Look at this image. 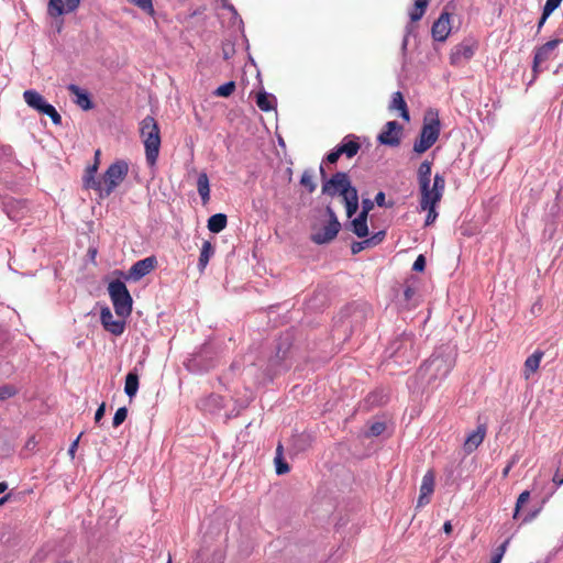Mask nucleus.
<instances>
[{
    "mask_svg": "<svg viewBox=\"0 0 563 563\" xmlns=\"http://www.w3.org/2000/svg\"><path fill=\"white\" fill-rule=\"evenodd\" d=\"M109 295L117 316L130 317L132 312V297L126 284H109Z\"/></svg>",
    "mask_w": 563,
    "mask_h": 563,
    "instance_id": "obj_8",
    "label": "nucleus"
},
{
    "mask_svg": "<svg viewBox=\"0 0 563 563\" xmlns=\"http://www.w3.org/2000/svg\"><path fill=\"white\" fill-rule=\"evenodd\" d=\"M562 0H547L543 7L545 14H551L560 4Z\"/></svg>",
    "mask_w": 563,
    "mask_h": 563,
    "instance_id": "obj_49",
    "label": "nucleus"
},
{
    "mask_svg": "<svg viewBox=\"0 0 563 563\" xmlns=\"http://www.w3.org/2000/svg\"><path fill=\"white\" fill-rule=\"evenodd\" d=\"M389 109L390 110H398L400 112V117L405 121H409L410 120V115H409L407 103H406V101L404 99V96H402V93L400 91H396V92L393 93L391 101H390V104H389Z\"/></svg>",
    "mask_w": 563,
    "mask_h": 563,
    "instance_id": "obj_24",
    "label": "nucleus"
},
{
    "mask_svg": "<svg viewBox=\"0 0 563 563\" xmlns=\"http://www.w3.org/2000/svg\"><path fill=\"white\" fill-rule=\"evenodd\" d=\"M351 231L358 238H366L368 235V225L366 222L353 219L350 223Z\"/></svg>",
    "mask_w": 563,
    "mask_h": 563,
    "instance_id": "obj_33",
    "label": "nucleus"
},
{
    "mask_svg": "<svg viewBox=\"0 0 563 563\" xmlns=\"http://www.w3.org/2000/svg\"><path fill=\"white\" fill-rule=\"evenodd\" d=\"M366 247H371L367 239L360 241V242H353L351 245V252H352V254H357Z\"/></svg>",
    "mask_w": 563,
    "mask_h": 563,
    "instance_id": "obj_47",
    "label": "nucleus"
},
{
    "mask_svg": "<svg viewBox=\"0 0 563 563\" xmlns=\"http://www.w3.org/2000/svg\"><path fill=\"white\" fill-rule=\"evenodd\" d=\"M125 316H113L109 307H102L100 310V321L103 329L113 335H121L125 330Z\"/></svg>",
    "mask_w": 563,
    "mask_h": 563,
    "instance_id": "obj_11",
    "label": "nucleus"
},
{
    "mask_svg": "<svg viewBox=\"0 0 563 563\" xmlns=\"http://www.w3.org/2000/svg\"><path fill=\"white\" fill-rule=\"evenodd\" d=\"M476 48V43L470 40L455 45L450 54L451 64L459 65L462 60L471 59L474 56Z\"/></svg>",
    "mask_w": 563,
    "mask_h": 563,
    "instance_id": "obj_14",
    "label": "nucleus"
},
{
    "mask_svg": "<svg viewBox=\"0 0 563 563\" xmlns=\"http://www.w3.org/2000/svg\"><path fill=\"white\" fill-rule=\"evenodd\" d=\"M385 199H386V196L383 191H379L377 192V195L375 196V199H374V202L378 206V207H386V202H385Z\"/></svg>",
    "mask_w": 563,
    "mask_h": 563,
    "instance_id": "obj_55",
    "label": "nucleus"
},
{
    "mask_svg": "<svg viewBox=\"0 0 563 563\" xmlns=\"http://www.w3.org/2000/svg\"><path fill=\"white\" fill-rule=\"evenodd\" d=\"M347 218H352L357 209H358V194L357 191H354L353 194H350L349 196L342 198Z\"/></svg>",
    "mask_w": 563,
    "mask_h": 563,
    "instance_id": "obj_31",
    "label": "nucleus"
},
{
    "mask_svg": "<svg viewBox=\"0 0 563 563\" xmlns=\"http://www.w3.org/2000/svg\"><path fill=\"white\" fill-rule=\"evenodd\" d=\"M441 123L438 112H429L424 118L419 137L413 144V151L418 154L427 152L439 139Z\"/></svg>",
    "mask_w": 563,
    "mask_h": 563,
    "instance_id": "obj_3",
    "label": "nucleus"
},
{
    "mask_svg": "<svg viewBox=\"0 0 563 563\" xmlns=\"http://www.w3.org/2000/svg\"><path fill=\"white\" fill-rule=\"evenodd\" d=\"M140 133L145 147L146 163L153 167L156 165L161 148L159 128L153 117L147 115L141 121Z\"/></svg>",
    "mask_w": 563,
    "mask_h": 563,
    "instance_id": "obj_1",
    "label": "nucleus"
},
{
    "mask_svg": "<svg viewBox=\"0 0 563 563\" xmlns=\"http://www.w3.org/2000/svg\"><path fill=\"white\" fill-rule=\"evenodd\" d=\"M434 473L428 471L422 477L417 508L423 507L430 503V497L434 492Z\"/></svg>",
    "mask_w": 563,
    "mask_h": 563,
    "instance_id": "obj_16",
    "label": "nucleus"
},
{
    "mask_svg": "<svg viewBox=\"0 0 563 563\" xmlns=\"http://www.w3.org/2000/svg\"><path fill=\"white\" fill-rule=\"evenodd\" d=\"M290 343L283 342L277 346L275 356L271 358L272 366H279L289 358Z\"/></svg>",
    "mask_w": 563,
    "mask_h": 563,
    "instance_id": "obj_28",
    "label": "nucleus"
},
{
    "mask_svg": "<svg viewBox=\"0 0 563 563\" xmlns=\"http://www.w3.org/2000/svg\"><path fill=\"white\" fill-rule=\"evenodd\" d=\"M552 481L556 486H561L563 484L562 477L559 475V471H556Z\"/></svg>",
    "mask_w": 563,
    "mask_h": 563,
    "instance_id": "obj_58",
    "label": "nucleus"
},
{
    "mask_svg": "<svg viewBox=\"0 0 563 563\" xmlns=\"http://www.w3.org/2000/svg\"><path fill=\"white\" fill-rule=\"evenodd\" d=\"M385 238V231H379L367 239L371 246L379 244Z\"/></svg>",
    "mask_w": 563,
    "mask_h": 563,
    "instance_id": "obj_51",
    "label": "nucleus"
},
{
    "mask_svg": "<svg viewBox=\"0 0 563 563\" xmlns=\"http://www.w3.org/2000/svg\"><path fill=\"white\" fill-rule=\"evenodd\" d=\"M341 155L342 153L339 151V147L335 146L330 153H328L323 162H327L329 164H335Z\"/></svg>",
    "mask_w": 563,
    "mask_h": 563,
    "instance_id": "obj_48",
    "label": "nucleus"
},
{
    "mask_svg": "<svg viewBox=\"0 0 563 563\" xmlns=\"http://www.w3.org/2000/svg\"><path fill=\"white\" fill-rule=\"evenodd\" d=\"M41 113L49 117L52 122L55 125H60L62 124V117H60V114L57 112L55 107L52 106L51 103H47L46 107L44 108L43 112H41Z\"/></svg>",
    "mask_w": 563,
    "mask_h": 563,
    "instance_id": "obj_38",
    "label": "nucleus"
},
{
    "mask_svg": "<svg viewBox=\"0 0 563 563\" xmlns=\"http://www.w3.org/2000/svg\"><path fill=\"white\" fill-rule=\"evenodd\" d=\"M23 99L30 108L36 110L38 113L43 112L48 103L41 93L33 89L25 90L23 92Z\"/></svg>",
    "mask_w": 563,
    "mask_h": 563,
    "instance_id": "obj_23",
    "label": "nucleus"
},
{
    "mask_svg": "<svg viewBox=\"0 0 563 563\" xmlns=\"http://www.w3.org/2000/svg\"><path fill=\"white\" fill-rule=\"evenodd\" d=\"M354 191L357 189L352 186L350 176L345 172H336L330 179L322 183V194L330 197L340 195L344 198Z\"/></svg>",
    "mask_w": 563,
    "mask_h": 563,
    "instance_id": "obj_6",
    "label": "nucleus"
},
{
    "mask_svg": "<svg viewBox=\"0 0 563 563\" xmlns=\"http://www.w3.org/2000/svg\"><path fill=\"white\" fill-rule=\"evenodd\" d=\"M450 32V14L448 12H442L432 25V37L438 42H443L448 38Z\"/></svg>",
    "mask_w": 563,
    "mask_h": 563,
    "instance_id": "obj_17",
    "label": "nucleus"
},
{
    "mask_svg": "<svg viewBox=\"0 0 563 563\" xmlns=\"http://www.w3.org/2000/svg\"><path fill=\"white\" fill-rule=\"evenodd\" d=\"M156 264V257L148 256L134 263L126 273L120 269L113 271L103 279V282H130V279L139 280L146 276L152 269H154Z\"/></svg>",
    "mask_w": 563,
    "mask_h": 563,
    "instance_id": "obj_4",
    "label": "nucleus"
},
{
    "mask_svg": "<svg viewBox=\"0 0 563 563\" xmlns=\"http://www.w3.org/2000/svg\"><path fill=\"white\" fill-rule=\"evenodd\" d=\"M325 212L329 216L328 223L319 229L314 228L310 235V240L318 245L328 244L333 241L341 229V223L330 206L325 208Z\"/></svg>",
    "mask_w": 563,
    "mask_h": 563,
    "instance_id": "obj_7",
    "label": "nucleus"
},
{
    "mask_svg": "<svg viewBox=\"0 0 563 563\" xmlns=\"http://www.w3.org/2000/svg\"><path fill=\"white\" fill-rule=\"evenodd\" d=\"M67 90L76 97L75 103L82 110H90L93 108V103L90 99V96L86 90L81 89L79 86L75 84L68 85Z\"/></svg>",
    "mask_w": 563,
    "mask_h": 563,
    "instance_id": "obj_22",
    "label": "nucleus"
},
{
    "mask_svg": "<svg viewBox=\"0 0 563 563\" xmlns=\"http://www.w3.org/2000/svg\"><path fill=\"white\" fill-rule=\"evenodd\" d=\"M129 1L150 14H152L154 12L153 0H129Z\"/></svg>",
    "mask_w": 563,
    "mask_h": 563,
    "instance_id": "obj_42",
    "label": "nucleus"
},
{
    "mask_svg": "<svg viewBox=\"0 0 563 563\" xmlns=\"http://www.w3.org/2000/svg\"><path fill=\"white\" fill-rule=\"evenodd\" d=\"M529 499H530L529 490H525L518 496L516 506H515L514 516H512L514 519L518 518V515H519L521 508L523 507V505H526L529 501Z\"/></svg>",
    "mask_w": 563,
    "mask_h": 563,
    "instance_id": "obj_39",
    "label": "nucleus"
},
{
    "mask_svg": "<svg viewBox=\"0 0 563 563\" xmlns=\"http://www.w3.org/2000/svg\"><path fill=\"white\" fill-rule=\"evenodd\" d=\"M97 170H98V162H95L93 165L89 166L86 169L87 173L95 174V175H96Z\"/></svg>",
    "mask_w": 563,
    "mask_h": 563,
    "instance_id": "obj_60",
    "label": "nucleus"
},
{
    "mask_svg": "<svg viewBox=\"0 0 563 563\" xmlns=\"http://www.w3.org/2000/svg\"><path fill=\"white\" fill-rule=\"evenodd\" d=\"M84 186L85 188H91L99 192V196L101 197V188H102V180L96 179L95 174L87 173L84 176Z\"/></svg>",
    "mask_w": 563,
    "mask_h": 563,
    "instance_id": "obj_34",
    "label": "nucleus"
},
{
    "mask_svg": "<svg viewBox=\"0 0 563 563\" xmlns=\"http://www.w3.org/2000/svg\"><path fill=\"white\" fill-rule=\"evenodd\" d=\"M431 167H432L431 162L423 161L418 168V184H419L420 195L432 192V187H430Z\"/></svg>",
    "mask_w": 563,
    "mask_h": 563,
    "instance_id": "obj_19",
    "label": "nucleus"
},
{
    "mask_svg": "<svg viewBox=\"0 0 563 563\" xmlns=\"http://www.w3.org/2000/svg\"><path fill=\"white\" fill-rule=\"evenodd\" d=\"M300 185L303 186L309 194L313 192L317 188L316 183L313 181L312 172L307 169L302 173L300 178Z\"/></svg>",
    "mask_w": 563,
    "mask_h": 563,
    "instance_id": "obj_36",
    "label": "nucleus"
},
{
    "mask_svg": "<svg viewBox=\"0 0 563 563\" xmlns=\"http://www.w3.org/2000/svg\"><path fill=\"white\" fill-rule=\"evenodd\" d=\"M82 433H80L76 440L73 441V443L70 444L69 449H68V454L70 456L71 460L75 459V454H76V451H77V448H78V444H79V440L81 438Z\"/></svg>",
    "mask_w": 563,
    "mask_h": 563,
    "instance_id": "obj_52",
    "label": "nucleus"
},
{
    "mask_svg": "<svg viewBox=\"0 0 563 563\" xmlns=\"http://www.w3.org/2000/svg\"><path fill=\"white\" fill-rule=\"evenodd\" d=\"M454 362L451 358H444L442 355H432L426 363L427 372H432L434 376L445 377L453 368Z\"/></svg>",
    "mask_w": 563,
    "mask_h": 563,
    "instance_id": "obj_13",
    "label": "nucleus"
},
{
    "mask_svg": "<svg viewBox=\"0 0 563 563\" xmlns=\"http://www.w3.org/2000/svg\"><path fill=\"white\" fill-rule=\"evenodd\" d=\"M282 445L279 444L277 446V456L275 459V462H276V473L278 475H282V474H285L287 472H289V465L283 461V459L280 457L279 453L282 451Z\"/></svg>",
    "mask_w": 563,
    "mask_h": 563,
    "instance_id": "obj_40",
    "label": "nucleus"
},
{
    "mask_svg": "<svg viewBox=\"0 0 563 563\" xmlns=\"http://www.w3.org/2000/svg\"><path fill=\"white\" fill-rule=\"evenodd\" d=\"M234 90H235V82L234 81H228V82L219 86L214 90L213 93L217 97H229L230 95L233 93Z\"/></svg>",
    "mask_w": 563,
    "mask_h": 563,
    "instance_id": "obj_37",
    "label": "nucleus"
},
{
    "mask_svg": "<svg viewBox=\"0 0 563 563\" xmlns=\"http://www.w3.org/2000/svg\"><path fill=\"white\" fill-rule=\"evenodd\" d=\"M445 189V178L441 174H435L433 177V186L431 194L420 195V209L427 211L424 225L429 227L433 224L439 216L437 211V205L441 201Z\"/></svg>",
    "mask_w": 563,
    "mask_h": 563,
    "instance_id": "obj_2",
    "label": "nucleus"
},
{
    "mask_svg": "<svg viewBox=\"0 0 563 563\" xmlns=\"http://www.w3.org/2000/svg\"><path fill=\"white\" fill-rule=\"evenodd\" d=\"M429 0H416L413 9L409 12L411 22L419 21L427 9Z\"/></svg>",
    "mask_w": 563,
    "mask_h": 563,
    "instance_id": "obj_32",
    "label": "nucleus"
},
{
    "mask_svg": "<svg viewBox=\"0 0 563 563\" xmlns=\"http://www.w3.org/2000/svg\"><path fill=\"white\" fill-rule=\"evenodd\" d=\"M126 417H128V409L125 407L119 408L115 411L114 417L112 419L113 428H118L119 426H121L125 421Z\"/></svg>",
    "mask_w": 563,
    "mask_h": 563,
    "instance_id": "obj_41",
    "label": "nucleus"
},
{
    "mask_svg": "<svg viewBox=\"0 0 563 563\" xmlns=\"http://www.w3.org/2000/svg\"><path fill=\"white\" fill-rule=\"evenodd\" d=\"M104 412H106V404H104V402H102V404L98 407V409H97V411H96V413H95V421H96V423H99V422H100V420H101V419L103 418V416H104Z\"/></svg>",
    "mask_w": 563,
    "mask_h": 563,
    "instance_id": "obj_53",
    "label": "nucleus"
},
{
    "mask_svg": "<svg viewBox=\"0 0 563 563\" xmlns=\"http://www.w3.org/2000/svg\"><path fill=\"white\" fill-rule=\"evenodd\" d=\"M551 14H545L544 11H542V15L538 22V26H537V31L540 32V30L542 29V26L544 25L545 21L548 20V18L550 16Z\"/></svg>",
    "mask_w": 563,
    "mask_h": 563,
    "instance_id": "obj_56",
    "label": "nucleus"
},
{
    "mask_svg": "<svg viewBox=\"0 0 563 563\" xmlns=\"http://www.w3.org/2000/svg\"><path fill=\"white\" fill-rule=\"evenodd\" d=\"M213 254L214 245L210 241H203L198 262V266L200 269H203L208 265Z\"/></svg>",
    "mask_w": 563,
    "mask_h": 563,
    "instance_id": "obj_29",
    "label": "nucleus"
},
{
    "mask_svg": "<svg viewBox=\"0 0 563 563\" xmlns=\"http://www.w3.org/2000/svg\"><path fill=\"white\" fill-rule=\"evenodd\" d=\"M96 255H97V249L95 247H89L88 250V256L91 258V261H93L96 258Z\"/></svg>",
    "mask_w": 563,
    "mask_h": 563,
    "instance_id": "obj_62",
    "label": "nucleus"
},
{
    "mask_svg": "<svg viewBox=\"0 0 563 563\" xmlns=\"http://www.w3.org/2000/svg\"><path fill=\"white\" fill-rule=\"evenodd\" d=\"M129 173V165L120 159L112 163L102 176L101 198L109 197L114 189L124 180Z\"/></svg>",
    "mask_w": 563,
    "mask_h": 563,
    "instance_id": "obj_5",
    "label": "nucleus"
},
{
    "mask_svg": "<svg viewBox=\"0 0 563 563\" xmlns=\"http://www.w3.org/2000/svg\"><path fill=\"white\" fill-rule=\"evenodd\" d=\"M16 394V389L13 386L4 385L0 387V400L11 398Z\"/></svg>",
    "mask_w": 563,
    "mask_h": 563,
    "instance_id": "obj_46",
    "label": "nucleus"
},
{
    "mask_svg": "<svg viewBox=\"0 0 563 563\" xmlns=\"http://www.w3.org/2000/svg\"><path fill=\"white\" fill-rule=\"evenodd\" d=\"M452 523L451 521H445L444 525H443V531L446 533V534H450L452 532Z\"/></svg>",
    "mask_w": 563,
    "mask_h": 563,
    "instance_id": "obj_59",
    "label": "nucleus"
},
{
    "mask_svg": "<svg viewBox=\"0 0 563 563\" xmlns=\"http://www.w3.org/2000/svg\"><path fill=\"white\" fill-rule=\"evenodd\" d=\"M424 267H426V257L422 254H420L413 262L412 271L422 272L424 269Z\"/></svg>",
    "mask_w": 563,
    "mask_h": 563,
    "instance_id": "obj_50",
    "label": "nucleus"
},
{
    "mask_svg": "<svg viewBox=\"0 0 563 563\" xmlns=\"http://www.w3.org/2000/svg\"><path fill=\"white\" fill-rule=\"evenodd\" d=\"M555 34V38L550 40L536 48L532 65V70L534 74H538L543 69L542 64L553 57L559 44L563 42V31L558 30Z\"/></svg>",
    "mask_w": 563,
    "mask_h": 563,
    "instance_id": "obj_10",
    "label": "nucleus"
},
{
    "mask_svg": "<svg viewBox=\"0 0 563 563\" xmlns=\"http://www.w3.org/2000/svg\"><path fill=\"white\" fill-rule=\"evenodd\" d=\"M413 30H415V26L412 24L409 23L406 25L405 36H404L402 43H401V53H402L404 57L406 56V53H407L409 35L413 32Z\"/></svg>",
    "mask_w": 563,
    "mask_h": 563,
    "instance_id": "obj_44",
    "label": "nucleus"
},
{
    "mask_svg": "<svg viewBox=\"0 0 563 563\" xmlns=\"http://www.w3.org/2000/svg\"><path fill=\"white\" fill-rule=\"evenodd\" d=\"M197 190L201 198L202 205H207L210 200V183L209 177L205 172L198 175Z\"/></svg>",
    "mask_w": 563,
    "mask_h": 563,
    "instance_id": "obj_25",
    "label": "nucleus"
},
{
    "mask_svg": "<svg viewBox=\"0 0 563 563\" xmlns=\"http://www.w3.org/2000/svg\"><path fill=\"white\" fill-rule=\"evenodd\" d=\"M79 5V0H49L47 13L53 16H59L74 12Z\"/></svg>",
    "mask_w": 563,
    "mask_h": 563,
    "instance_id": "obj_15",
    "label": "nucleus"
},
{
    "mask_svg": "<svg viewBox=\"0 0 563 563\" xmlns=\"http://www.w3.org/2000/svg\"><path fill=\"white\" fill-rule=\"evenodd\" d=\"M487 433L486 424L477 426L476 430L470 433L463 444L465 453L471 454L474 452L484 441Z\"/></svg>",
    "mask_w": 563,
    "mask_h": 563,
    "instance_id": "obj_18",
    "label": "nucleus"
},
{
    "mask_svg": "<svg viewBox=\"0 0 563 563\" xmlns=\"http://www.w3.org/2000/svg\"><path fill=\"white\" fill-rule=\"evenodd\" d=\"M402 125L397 121H388L385 124V129L377 136V141L380 144L388 146H398L400 144V134Z\"/></svg>",
    "mask_w": 563,
    "mask_h": 563,
    "instance_id": "obj_12",
    "label": "nucleus"
},
{
    "mask_svg": "<svg viewBox=\"0 0 563 563\" xmlns=\"http://www.w3.org/2000/svg\"><path fill=\"white\" fill-rule=\"evenodd\" d=\"M389 349L391 350L390 356L395 358L396 363H410L417 356L411 334H402L390 344Z\"/></svg>",
    "mask_w": 563,
    "mask_h": 563,
    "instance_id": "obj_9",
    "label": "nucleus"
},
{
    "mask_svg": "<svg viewBox=\"0 0 563 563\" xmlns=\"http://www.w3.org/2000/svg\"><path fill=\"white\" fill-rule=\"evenodd\" d=\"M336 146L342 155H345L347 158L354 157L361 148L357 136L353 134L344 136L341 143Z\"/></svg>",
    "mask_w": 563,
    "mask_h": 563,
    "instance_id": "obj_20",
    "label": "nucleus"
},
{
    "mask_svg": "<svg viewBox=\"0 0 563 563\" xmlns=\"http://www.w3.org/2000/svg\"><path fill=\"white\" fill-rule=\"evenodd\" d=\"M374 206H375L374 200H372L369 198H364L362 200V210L371 212L373 210Z\"/></svg>",
    "mask_w": 563,
    "mask_h": 563,
    "instance_id": "obj_54",
    "label": "nucleus"
},
{
    "mask_svg": "<svg viewBox=\"0 0 563 563\" xmlns=\"http://www.w3.org/2000/svg\"><path fill=\"white\" fill-rule=\"evenodd\" d=\"M228 218L224 213H216L208 219L207 228L212 233H220L225 229Z\"/></svg>",
    "mask_w": 563,
    "mask_h": 563,
    "instance_id": "obj_26",
    "label": "nucleus"
},
{
    "mask_svg": "<svg viewBox=\"0 0 563 563\" xmlns=\"http://www.w3.org/2000/svg\"><path fill=\"white\" fill-rule=\"evenodd\" d=\"M276 98L274 95L266 91H261L256 97L257 107L265 112H268L275 108Z\"/></svg>",
    "mask_w": 563,
    "mask_h": 563,
    "instance_id": "obj_27",
    "label": "nucleus"
},
{
    "mask_svg": "<svg viewBox=\"0 0 563 563\" xmlns=\"http://www.w3.org/2000/svg\"><path fill=\"white\" fill-rule=\"evenodd\" d=\"M385 430H386V424H385V422H380V421L374 422V423H372V424H371V427H369V435H372V437H378V435H380Z\"/></svg>",
    "mask_w": 563,
    "mask_h": 563,
    "instance_id": "obj_45",
    "label": "nucleus"
},
{
    "mask_svg": "<svg viewBox=\"0 0 563 563\" xmlns=\"http://www.w3.org/2000/svg\"><path fill=\"white\" fill-rule=\"evenodd\" d=\"M508 543H509V540H506L504 543H501V544L497 548V550H496L495 554H494V555H493V558H492L490 563H500V562H501L503 556H504V554H505V552H506V550H507V545H508Z\"/></svg>",
    "mask_w": 563,
    "mask_h": 563,
    "instance_id": "obj_43",
    "label": "nucleus"
},
{
    "mask_svg": "<svg viewBox=\"0 0 563 563\" xmlns=\"http://www.w3.org/2000/svg\"><path fill=\"white\" fill-rule=\"evenodd\" d=\"M402 298L408 308L416 307L418 305L417 291L413 287L407 286L402 291Z\"/></svg>",
    "mask_w": 563,
    "mask_h": 563,
    "instance_id": "obj_35",
    "label": "nucleus"
},
{
    "mask_svg": "<svg viewBox=\"0 0 563 563\" xmlns=\"http://www.w3.org/2000/svg\"><path fill=\"white\" fill-rule=\"evenodd\" d=\"M10 497H11L10 494H7L3 497H1L0 498V506L4 505L10 499Z\"/></svg>",
    "mask_w": 563,
    "mask_h": 563,
    "instance_id": "obj_64",
    "label": "nucleus"
},
{
    "mask_svg": "<svg viewBox=\"0 0 563 563\" xmlns=\"http://www.w3.org/2000/svg\"><path fill=\"white\" fill-rule=\"evenodd\" d=\"M536 516H537V511H534V512H532V514H530V515L526 516V517L523 518L522 522H523V523H527V522L531 521L532 519H534V517H536Z\"/></svg>",
    "mask_w": 563,
    "mask_h": 563,
    "instance_id": "obj_63",
    "label": "nucleus"
},
{
    "mask_svg": "<svg viewBox=\"0 0 563 563\" xmlns=\"http://www.w3.org/2000/svg\"><path fill=\"white\" fill-rule=\"evenodd\" d=\"M368 213H369V211L361 210V212L355 218V220H361L362 222H366L367 223Z\"/></svg>",
    "mask_w": 563,
    "mask_h": 563,
    "instance_id": "obj_57",
    "label": "nucleus"
},
{
    "mask_svg": "<svg viewBox=\"0 0 563 563\" xmlns=\"http://www.w3.org/2000/svg\"><path fill=\"white\" fill-rule=\"evenodd\" d=\"M512 465H514V462L509 463V464H508V465L503 470V477H504V478L508 476V474H509V472H510V470H511Z\"/></svg>",
    "mask_w": 563,
    "mask_h": 563,
    "instance_id": "obj_61",
    "label": "nucleus"
},
{
    "mask_svg": "<svg viewBox=\"0 0 563 563\" xmlns=\"http://www.w3.org/2000/svg\"><path fill=\"white\" fill-rule=\"evenodd\" d=\"M139 389V375L135 372L128 373L125 377L124 391L132 398L136 395Z\"/></svg>",
    "mask_w": 563,
    "mask_h": 563,
    "instance_id": "obj_30",
    "label": "nucleus"
},
{
    "mask_svg": "<svg viewBox=\"0 0 563 563\" xmlns=\"http://www.w3.org/2000/svg\"><path fill=\"white\" fill-rule=\"evenodd\" d=\"M543 356L544 352L541 350H537L530 356L527 357L522 369V375L525 379L528 380L531 377V375L539 369Z\"/></svg>",
    "mask_w": 563,
    "mask_h": 563,
    "instance_id": "obj_21",
    "label": "nucleus"
}]
</instances>
